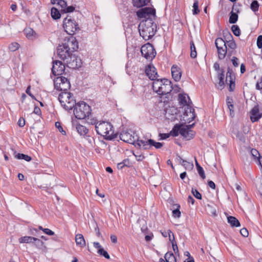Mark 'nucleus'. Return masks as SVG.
<instances>
[{"mask_svg":"<svg viewBox=\"0 0 262 262\" xmlns=\"http://www.w3.org/2000/svg\"><path fill=\"white\" fill-rule=\"evenodd\" d=\"M139 18H144L138 26L140 36L145 40L150 39L156 33L157 25L153 19L156 16V10L154 8L145 7L137 12Z\"/></svg>","mask_w":262,"mask_h":262,"instance_id":"obj_1","label":"nucleus"},{"mask_svg":"<svg viewBox=\"0 0 262 262\" xmlns=\"http://www.w3.org/2000/svg\"><path fill=\"white\" fill-rule=\"evenodd\" d=\"M95 128L97 134L103 136L105 139L111 140L116 137L113 126L108 122H97Z\"/></svg>","mask_w":262,"mask_h":262,"instance_id":"obj_2","label":"nucleus"},{"mask_svg":"<svg viewBox=\"0 0 262 262\" xmlns=\"http://www.w3.org/2000/svg\"><path fill=\"white\" fill-rule=\"evenodd\" d=\"M74 107V114L78 119H85L91 114L90 106L83 101L76 103Z\"/></svg>","mask_w":262,"mask_h":262,"instance_id":"obj_3","label":"nucleus"},{"mask_svg":"<svg viewBox=\"0 0 262 262\" xmlns=\"http://www.w3.org/2000/svg\"><path fill=\"white\" fill-rule=\"evenodd\" d=\"M58 100L61 106L67 111L71 110L76 104L73 96L69 92H62L59 94Z\"/></svg>","mask_w":262,"mask_h":262,"instance_id":"obj_4","label":"nucleus"},{"mask_svg":"<svg viewBox=\"0 0 262 262\" xmlns=\"http://www.w3.org/2000/svg\"><path fill=\"white\" fill-rule=\"evenodd\" d=\"M54 84L55 89L63 92H67L71 87L70 81L63 76L56 77L54 80Z\"/></svg>","mask_w":262,"mask_h":262,"instance_id":"obj_5","label":"nucleus"},{"mask_svg":"<svg viewBox=\"0 0 262 262\" xmlns=\"http://www.w3.org/2000/svg\"><path fill=\"white\" fill-rule=\"evenodd\" d=\"M63 27L65 31L70 35L74 34L79 29L78 24L71 17H67L64 19Z\"/></svg>","mask_w":262,"mask_h":262,"instance_id":"obj_6","label":"nucleus"},{"mask_svg":"<svg viewBox=\"0 0 262 262\" xmlns=\"http://www.w3.org/2000/svg\"><path fill=\"white\" fill-rule=\"evenodd\" d=\"M120 139L123 141L138 146L137 141L139 140L136 134L132 130L123 131L120 134Z\"/></svg>","mask_w":262,"mask_h":262,"instance_id":"obj_7","label":"nucleus"},{"mask_svg":"<svg viewBox=\"0 0 262 262\" xmlns=\"http://www.w3.org/2000/svg\"><path fill=\"white\" fill-rule=\"evenodd\" d=\"M142 55L148 60H151L155 57L156 52L153 46L149 43L142 46L141 48Z\"/></svg>","mask_w":262,"mask_h":262,"instance_id":"obj_8","label":"nucleus"},{"mask_svg":"<svg viewBox=\"0 0 262 262\" xmlns=\"http://www.w3.org/2000/svg\"><path fill=\"white\" fill-rule=\"evenodd\" d=\"M137 144L138 146L144 149H148L151 146H154L156 148H160L163 144L160 142H156L154 140L149 139L147 141L145 140H138Z\"/></svg>","mask_w":262,"mask_h":262,"instance_id":"obj_9","label":"nucleus"},{"mask_svg":"<svg viewBox=\"0 0 262 262\" xmlns=\"http://www.w3.org/2000/svg\"><path fill=\"white\" fill-rule=\"evenodd\" d=\"M57 53L59 58L64 60L70 56L72 53L69 50H68V48L63 43L58 46L57 49Z\"/></svg>","mask_w":262,"mask_h":262,"instance_id":"obj_10","label":"nucleus"},{"mask_svg":"<svg viewBox=\"0 0 262 262\" xmlns=\"http://www.w3.org/2000/svg\"><path fill=\"white\" fill-rule=\"evenodd\" d=\"M65 70V66L61 61L56 60L53 62L52 73L55 75H61Z\"/></svg>","mask_w":262,"mask_h":262,"instance_id":"obj_11","label":"nucleus"},{"mask_svg":"<svg viewBox=\"0 0 262 262\" xmlns=\"http://www.w3.org/2000/svg\"><path fill=\"white\" fill-rule=\"evenodd\" d=\"M193 125L194 123L189 125H186L181 127L180 130V134L187 140L192 139L193 137L194 134V132L190 130V128H192Z\"/></svg>","mask_w":262,"mask_h":262,"instance_id":"obj_12","label":"nucleus"},{"mask_svg":"<svg viewBox=\"0 0 262 262\" xmlns=\"http://www.w3.org/2000/svg\"><path fill=\"white\" fill-rule=\"evenodd\" d=\"M163 81L159 95H166L169 93L172 90L170 81L167 79H163Z\"/></svg>","mask_w":262,"mask_h":262,"instance_id":"obj_13","label":"nucleus"},{"mask_svg":"<svg viewBox=\"0 0 262 262\" xmlns=\"http://www.w3.org/2000/svg\"><path fill=\"white\" fill-rule=\"evenodd\" d=\"M250 119L252 122L258 121L262 117V113L259 112L258 105L253 107L250 112Z\"/></svg>","mask_w":262,"mask_h":262,"instance_id":"obj_14","label":"nucleus"},{"mask_svg":"<svg viewBox=\"0 0 262 262\" xmlns=\"http://www.w3.org/2000/svg\"><path fill=\"white\" fill-rule=\"evenodd\" d=\"M145 73L150 79L152 80L157 79L158 77L157 72H156L155 67L153 65H148L146 67Z\"/></svg>","mask_w":262,"mask_h":262,"instance_id":"obj_15","label":"nucleus"},{"mask_svg":"<svg viewBox=\"0 0 262 262\" xmlns=\"http://www.w3.org/2000/svg\"><path fill=\"white\" fill-rule=\"evenodd\" d=\"M64 44L71 53L78 48V42L75 38L72 37L69 39L67 42Z\"/></svg>","mask_w":262,"mask_h":262,"instance_id":"obj_16","label":"nucleus"},{"mask_svg":"<svg viewBox=\"0 0 262 262\" xmlns=\"http://www.w3.org/2000/svg\"><path fill=\"white\" fill-rule=\"evenodd\" d=\"M171 75L173 79L176 81H179L181 78L182 72L179 67L176 65H173L171 68Z\"/></svg>","mask_w":262,"mask_h":262,"instance_id":"obj_17","label":"nucleus"},{"mask_svg":"<svg viewBox=\"0 0 262 262\" xmlns=\"http://www.w3.org/2000/svg\"><path fill=\"white\" fill-rule=\"evenodd\" d=\"M72 125L73 127H75L78 133L81 136H85L89 132L88 129L83 125L77 124L76 121H72Z\"/></svg>","mask_w":262,"mask_h":262,"instance_id":"obj_18","label":"nucleus"},{"mask_svg":"<svg viewBox=\"0 0 262 262\" xmlns=\"http://www.w3.org/2000/svg\"><path fill=\"white\" fill-rule=\"evenodd\" d=\"M250 154L255 162L262 168V157L260 156L258 151L256 149L252 148L250 150Z\"/></svg>","mask_w":262,"mask_h":262,"instance_id":"obj_19","label":"nucleus"},{"mask_svg":"<svg viewBox=\"0 0 262 262\" xmlns=\"http://www.w3.org/2000/svg\"><path fill=\"white\" fill-rule=\"evenodd\" d=\"M93 246L95 248L98 249L97 252L99 254L103 255L105 258L107 259H110V257L109 254L106 251L103 249L99 243L94 242Z\"/></svg>","mask_w":262,"mask_h":262,"instance_id":"obj_20","label":"nucleus"},{"mask_svg":"<svg viewBox=\"0 0 262 262\" xmlns=\"http://www.w3.org/2000/svg\"><path fill=\"white\" fill-rule=\"evenodd\" d=\"M187 108L188 110L185 111L184 114V118L186 117L185 120L187 121L188 122H190L191 121L194 120L195 117V115L194 113V109L190 107Z\"/></svg>","mask_w":262,"mask_h":262,"instance_id":"obj_21","label":"nucleus"},{"mask_svg":"<svg viewBox=\"0 0 262 262\" xmlns=\"http://www.w3.org/2000/svg\"><path fill=\"white\" fill-rule=\"evenodd\" d=\"M75 242L77 246L81 248H83L85 246V239L81 234H77L75 235Z\"/></svg>","mask_w":262,"mask_h":262,"instance_id":"obj_22","label":"nucleus"},{"mask_svg":"<svg viewBox=\"0 0 262 262\" xmlns=\"http://www.w3.org/2000/svg\"><path fill=\"white\" fill-rule=\"evenodd\" d=\"M163 82V79H156L154 80L152 83V88L155 92L159 94Z\"/></svg>","mask_w":262,"mask_h":262,"instance_id":"obj_23","label":"nucleus"},{"mask_svg":"<svg viewBox=\"0 0 262 262\" xmlns=\"http://www.w3.org/2000/svg\"><path fill=\"white\" fill-rule=\"evenodd\" d=\"M187 99H189V97L186 94H180L179 95V101L181 105L183 106L187 105Z\"/></svg>","mask_w":262,"mask_h":262,"instance_id":"obj_24","label":"nucleus"},{"mask_svg":"<svg viewBox=\"0 0 262 262\" xmlns=\"http://www.w3.org/2000/svg\"><path fill=\"white\" fill-rule=\"evenodd\" d=\"M227 220L228 222L232 227H238L240 226L239 222L234 216H229L227 217Z\"/></svg>","mask_w":262,"mask_h":262,"instance_id":"obj_25","label":"nucleus"},{"mask_svg":"<svg viewBox=\"0 0 262 262\" xmlns=\"http://www.w3.org/2000/svg\"><path fill=\"white\" fill-rule=\"evenodd\" d=\"M149 1L150 0H133V3L135 7L140 8L147 5Z\"/></svg>","mask_w":262,"mask_h":262,"instance_id":"obj_26","label":"nucleus"},{"mask_svg":"<svg viewBox=\"0 0 262 262\" xmlns=\"http://www.w3.org/2000/svg\"><path fill=\"white\" fill-rule=\"evenodd\" d=\"M215 44L217 49L227 47L225 41L222 38H217L216 39Z\"/></svg>","mask_w":262,"mask_h":262,"instance_id":"obj_27","label":"nucleus"},{"mask_svg":"<svg viewBox=\"0 0 262 262\" xmlns=\"http://www.w3.org/2000/svg\"><path fill=\"white\" fill-rule=\"evenodd\" d=\"M34 237L25 236L21 237L18 239V241L20 243H33Z\"/></svg>","mask_w":262,"mask_h":262,"instance_id":"obj_28","label":"nucleus"},{"mask_svg":"<svg viewBox=\"0 0 262 262\" xmlns=\"http://www.w3.org/2000/svg\"><path fill=\"white\" fill-rule=\"evenodd\" d=\"M51 14L52 17L54 19H57L60 18L61 14L59 10L56 8L53 7L51 10Z\"/></svg>","mask_w":262,"mask_h":262,"instance_id":"obj_29","label":"nucleus"},{"mask_svg":"<svg viewBox=\"0 0 262 262\" xmlns=\"http://www.w3.org/2000/svg\"><path fill=\"white\" fill-rule=\"evenodd\" d=\"M51 3L53 5L57 4L61 7V10L66 8L67 6V4L65 0H51Z\"/></svg>","mask_w":262,"mask_h":262,"instance_id":"obj_30","label":"nucleus"},{"mask_svg":"<svg viewBox=\"0 0 262 262\" xmlns=\"http://www.w3.org/2000/svg\"><path fill=\"white\" fill-rule=\"evenodd\" d=\"M165 258L166 262H177L174 255L171 252H167L165 255Z\"/></svg>","mask_w":262,"mask_h":262,"instance_id":"obj_31","label":"nucleus"},{"mask_svg":"<svg viewBox=\"0 0 262 262\" xmlns=\"http://www.w3.org/2000/svg\"><path fill=\"white\" fill-rule=\"evenodd\" d=\"M224 71H221V72H219V73H217V77H218V79L219 80V88L221 89H222V87L224 85Z\"/></svg>","mask_w":262,"mask_h":262,"instance_id":"obj_32","label":"nucleus"},{"mask_svg":"<svg viewBox=\"0 0 262 262\" xmlns=\"http://www.w3.org/2000/svg\"><path fill=\"white\" fill-rule=\"evenodd\" d=\"M218 57L220 59H223L225 57L227 54V47L217 49Z\"/></svg>","mask_w":262,"mask_h":262,"instance_id":"obj_33","label":"nucleus"},{"mask_svg":"<svg viewBox=\"0 0 262 262\" xmlns=\"http://www.w3.org/2000/svg\"><path fill=\"white\" fill-rule=\"evenodd\" d=\"M181 127L178 125H175L172 129L170 132V135L173 137H176L178 136L179 134H180V130Z\"/></svg>","mask_w":262,"mask_h":262,"instance_id":"obj_34","label":"nucleus"},{"mask_svg":"<svg viewBox=\"0 0 262 262\" xmlns=\"http://www.w3.org/2000/svg\"><path fill=\"white\" fill-rule=\"evenodd\" d=\"M15 157L17 159H23L27 162L30 161L32 159L30 156L23 154H17Z\"/></svg>","mask_w":262,"mask_h":262,"instance_id":"obj_35","label":"nucleus"},{"mask_svg":"<svg viewBox=\"0 0 262 262\" xmlns=\"http://www.w3.org/2000/svg\"><path fill=\"white\" fill-rule=\"evenodd\" d=\"M237 19L238 15L236 13L233 12V11L231 12L229 22L230 24H235L237 21Z\"/></svg>","mask_w":262,"mask_h":262,"instance_id":"obj_36","label":"nucleus"},{"mask_svg":"<svg viewBox=\"0 0 262 262\" xmlns=\"http://www.w3.org/2000/svg\"><path fill=\"white\" fill-rule=\"evenodd\" d=\"M33 238L34 239L33 243L34 244L35 246L37 248L41 249L44 247V243L42 241L36 237H34Z\"/></svg>","mask_w":262,"mask_h":262,"instance_id":"obj_37","label":"nucleus"},{"mask_svg":"<svg viewBox=\"0 0 262 262\" xmlns=\"http://www.w3.org/2000/svg\"><path fill=\"white\" fill-rule=\"evenodd\" d=\"M259 5L257 1H254L252 2L250 5V9L254 12L256 13L258 11Z\"/></svg>","mask_w":262,"mask_h":262,"instance_id":"obj_38","label":"nucleus"},{"mask_svg":"<svg viewBox=\"0 0 262 262\" xmlns=\"http://www.w3.org/2000/svg\"><path fill=\"white\" fill-rule=\"evenodd\" d=\"M190 56L191 58H194L196 57L197 53L196 51V49L194 46V44L193 42H191L190 43Z\"/></svg>","mask_w":262,"mask_h":262,"instance_id":"obj_39","label":"nucleus"},{"mask_svg":"<svg viewBox=\"0 0 262 262\" xmlns=\"http://www.w3.org/2000/svg\"><path fill=\"white\" fill-rule=\"evenodd\" d=\"M192 12L193 15H196L200 12L199 3L197 1H195L193 3Z\"/></svg>","mask_w":262,"mask_h":262,"instance_id":"obj_40","label":"nucleus"},{"mask_svg":"<svg viewBox=\"0 0 262 262\" xmlns=\"http://www.w3.org/2000/svg\"><path fill=\"white\" fill-rule=\"evenodd\" d=\"M19 48V45L17 42H12L9 46V50L12 52L16 51Z\"/></svg>","mask_w":262,"mask_h":262,"instance_id":"obj_41","label":"nucleus"},{"mask_svg":"<svg viewBox=\"0 0 262 262\" xmlns=\"http://www.w3.org/2000/svg\"><path fill=\"white\" fill-rule=\"evenodd\" d=\"M231 30H232L233 33L235 36H238L240 35V33H241L240 29L237 26H236V25L232 26L231 27Z\"/></svg>","mask_w":262,"mask_h":262,"instance_id":"obj_42","label":"nucleus"},{"mask_svg":"<svg viewBox=\"0 0 262 262\" xmlns=\"http://www.w3.org/2000/svg\"><path fill=\"white\" fill-rule=\"evenodd\" d=\"M25 33L26 37L28 38H31L34 33V31L31 28H27L25 30Z\"/></svg>","mask_w":262,"mask_h":262,"instance_id":"obj_43","label":"nucleus"},{"mask_svg":"<svg viewBox=\"0 0 262 262\" xmlns=\"http://www.w3.org/2000/svg\"><path fill=\"white\" fill-rule=\"evenodd\" d=\"M227 47L228 46L231 49H234L236 47V44L233 40H229L226 42Z\"/></svg>","mask_w":262,"mask_h":262,"instance_id":"obj_44","label":"nucleus"},{"mask_svg":"<svg viewBox=\"0 0 262 262\" xmlns=\"http://www.w3.org/2000/svg\"><path fill=\"white\" fill-rule=\"evenodd\" d=\"M75 10V7L72 6H69V7H66V8H63L62 10H61V12H63L64 13H70V12H72L74 11Z\"/></svg>","mask_w":262,"mask_h":262,"instance_id":"obj_45","label":"nucleus"},{"mask_svg":"<svg viewBox=\"0 0 262 262\" xmlns=\"http://www.w3.org/2000/svg\"><path fill=\"white\" fill-rule=\"evenodd\" d=\"M180 206H178L177 209L172 211V215L174 217H180L181 216V212L179 210Z\"/></svg>","mask_w":262,"mask_h":262,"instance_id":"obj_46","label":"nucleus"},{"mask_svg":"<svg viewBox=\"0 0 262 262\" xmlns=\"http://www.w3.org/2000/svg\"><path fill=\"white\" fill-rule=\"evenodd\" d=\"M172 235L173 237H172V242L171 245H172V248H173L174 252H175V253H176L178 252V247L177 246L176 242L174 239V237L173 234H172Z\"/></svg>","mask_w":262,"mask_h":262,"instance_id":"obj_47","label":"nucleus"},{"mask_svg":"<svg viewBox=\"0 0 262 262\" xmlns=\"http://www.w3.org/2000/svg\"><path fill=\"white\" fill-rule=\"evenodd\" d=\"M192 194L198 199L201 200L202 199V195L201 193L196 190L194 189H192L191 190Z\"/></svg>","mask_w":262,"mask_h":262,"instance_id":"obj_48","label":"nucleus"},{"mask_svg":"<svg viewBox=\"0 0 262 262\" xmlns=\"http://www.w3.org/2000/svg\"><path fill=\"white\" fill-rule=\"evenodd\" d=\"M197 170L200 177L203 179H204L206 178V176L203 168L202 167H200L199 168H197Z\"/></svg>","mask_w":262,"mask_h":262,"instance_id":"obj_49","label":"nucleus"},{"mask_svg":"<svg viewBox=\"0 0 262 262\" xmlns=\"http://www.w3.org/2000/svg\"><path fill=\"white\" fill-rule=\"evenodd\" d=\"M207 207L210 210H209L210 213L212 215H213V216L216 215V211L215 208H214L212 206H211L210 205H209V204L207 205Z\"/></svg>","mask_w":262,"mask_h":262,"instance_id":"obj_50","label":"nucleus"},{"mask_svg":"<svg viewBox=\"0 0 262 262\" xmlns=\"http://www.w3.org/2000/svg\"><path fill=\"white\" fill-rule=\"evenodd\" d=\"M257 46L258 48H262V35H259L257 38Z\"/></svg>","mask_w":262,"mask_h":262,"instance_id":"obj_51","label":"nucleus"},{"mask_svg":"<svg viewBox=\"0 0 262 262\" xmlns=\"http://www.w3.org/2000/svg\"><path fill=\"white\" fill-rule=\"evenodd\" d=\"M55 126L58 128L59 131L62 133V135H66V132L63 129L62 127L60 125V123L58 122L55 123Z\"/></svg>","mask_w":262,"mask_h":262,"instance_id":"obj_52","label":"nucleus"},{"mask_svg":"<svg viewBox=\"0 0 262 262\" xmlns=\"http://www.w3.org/2000/svg\"><path fill=\"white\" fill-rule=\"evenodd\" d=\"M181 164H182L185 168H186L187 166H189V167H190V168H192L193 167V164H191V163H188L185 160H182V162L181 163Z\"/></svg>","mask_w":262,"mask_h":262,"instance_id":"obj_53","label":"nucleus"},{"mask_svg":"<svg viewBox=\"0 0 262 262\" xmlns=\"http://www.w3.org/2000/svg\"><path fill=\"white\" fill-rule=\"evenodd\" d=\"M161 233L164 237H166L168 236V235H170L171 233V231L170 230H163L161 231Z\"/></svg>","mask_w":262,"mask_h":262,"instance_id":"obj_54","label":"nucleus"},{"mask_svg":"<svg viewBox=\"0 0 262 262\" xmlns=\"http://www.w3.org/2000/svg\"><path fill=\"white\" fill-rule=\"evenodd\" d=\"M240 233L244 237H247L248 236V231L246 228L242 229L240 230Z\"/></svg>","mask_w":262,"mask_h":262,"instance_id":"obj_55","label":"nucleus"},{"mask_svg":"<svg viewBox=\"0 0 262 262\" xmlns=\"http://www.w3.org/2000/svg\"><path fill=\"white\" fill-rule=\"evenodd\" d=\"M256 87L258 90L262 89V76L260 79L257 82Z\"/></svg>","mask_w":262,"mask_h":262,"instance_id":"obj_56","label":"nucleus"},{"mask_svg":"<svg viewBox=\"0 0 262 262\" xmlns=\"http://www.w3.org/2000/svg\"><path fill=\"white\" fill-rule=\"evenodd\" d=\"M43 232L49 235H53L54 234V232L48 228L44 229Z\"/></svg>","mask_w":262,"mask_h":262,"instance_id":"obj_57","label":"nucleus"},{"mask_svg":"<svg viewBox=\"0 0 262 262\" xmlns=\"http://www.w3.org/2000/svg\"><path fill=\"white\" fill-rule=\"evenodd\" d=\"M232 62L234 66L237 67L238 66V59L236 57H233Z\"/></svg>","mask_w":262,"mask_h":262,"instance_id":"obj_58","label":"nucleus"},{"mask_svg":"<svg viewBox=\"0 0 262 262\" xmlns=\"http://www.w3.org/2000/svg\"><path fill=\"white\" fill-rule=\"evenodd\" d=\"M213 68L217 72V73H219V72H221V71H223L222 69H220V64L217 62L214 63Z\"/></svg>","mask_w":262,"mask_h":262,"instance_id":"obj_59","label":"nucleus"},{"mask_svg":"<svg viewBox=\"0 0 262 262\" xmlns=\"http://www.w3.org/2000/svg\"><path fill=\"white\" fill-rule=\"evenodd\" d=\"M30 88H31L30 86H29L27 88V90H26V93H27L28 95H29V96H30V97H31L33 99H35V96H34L33 95H32V94H31V91H30Z\"/></svg>","mask_w":262,"mask_h":262,"instance_id":"obj_60","label":"nucleus"},{"mask_svg":"<svg viewBox=\"0 0 262 262\" xmlns=\"http://www.w3.org/2000/svg\"><path fill=\"white\" fill-rule=\"evenodd\" d=\"M234 83L233 82L232 80H230V84L229 88V91L232 92L234 89Z\"/></svg>","mask_w":262,"mask_h":262,"instance_id":"obj_61","label":"nucleus"},{"mask_svg":"<svg viewBox=\"0 0 262 262\" xmlns=\"http://www.w3.org/2000/svg\"><path fill=\"white\" fill-rule=\"evenodd\" d=\"M18 124L20 127H23L25 124V121L24 118H20L18 121Z\"/></svg>","mask_w":262,"mask_h":262,"instance_id":"obj_62","label":"nucleus"},{"mask_svg":"<svg viewBox=\"0 0 262 262\" xmlns=\"http://www.w3.org/2000/svg\"><path fill=\"white\" fill-rule=\"evenodd\" d=\"M229 111H230V115L231 116L233 117L234 116V106L233 104H230L229 106H228Z\"/></svg>","mask_w":262,"mask_h":262,"instance_id":"obj_63","label":"nucleus"},{"mask_svg":"<svg viewBox=\"0 0 262 262\" xmlns=\"http://www.w3.org/2000/svg\"><path fill=\"white\" fill-rule=\"evenodd\" d=\"M170 135V134H160V137H161V139L164 140L168 138Z\"/></svg>","mask_w":262,"mask_h":262,"instance_id":"obj_64","label":"nucleus"}]
</instances>
